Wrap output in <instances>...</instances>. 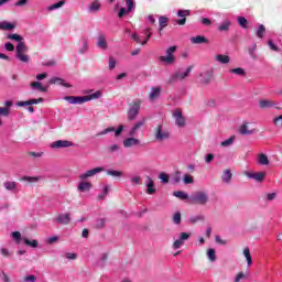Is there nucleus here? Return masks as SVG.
<instances>
[{"label":"nucleus","mask_w":282,"mask_h":282,"mask_svg":"<svg viewBox=\"0 0 282 282\" xmlns=\"http://www.w3.org/2000/svg\"><path fill=\"white\" fill-rule=\"evenodd\" d=\"M8 39L19 42L15 47L17 58L22 63H30V56L25 54L28 52V45H25V42H22L23 37L19 34H9Z\"/></svg>","instance_id":"nucleus-1"},{"label":"nucleus","mask_w":282,"mask_h":282,"mask_svg":"<svg viewBox=\"0 0 282 282\" xmlns=\"http://www.w3.org/2000/svg\"><path fill=\"white\" fill-rule=\"evenodd\" d=\"M100 96H102V93L97 90L96 93L84 97L66 96L64 97V100L69 102V105H84V102H89V100H97Z\"/></svg>","instance_id":"nucleus-2"},{"label":"nucleus","mask_w":282,"mask_h":282,"mask_svg":"<svg viewBox=\"0 0 282 282\" xmlns=\"http://www.w3.org/2000/svg\"><path fill=\"white\" fill-rule=\"evenodd\" d=\"M140 105H142V100L137 99L135 101H132L128 105V111H127V116H128V120L129 122H133V120H135L140 113Z\"/></svg>","instance_id":"nucleus-3"},{"label":"nucleus","mask_w":282,"mask_h":282,"mask_svg":"<svg viewBox=\"0 0 282 282\" xmlns=\"http://www.w3.org/2000/svg\"><path fill=\"white\" fill-rule=\"evenodd\" d=\"M189 202L192 204H198V206H206L208 204V194L206 192H195L191 195Z\"/></svg>","instance_id":"nucleus-4"},{"label":"nucleus","mask_w":282,"mask_h":282,"mask_svg":"<svg viewBox=\"0 0 282 282\" xmlns=\"http://www.w3.org/2000/svg\"><path fill=\"white\" fill-rule=\"evenodd\" d=\"M176 52L177 46H170L165 52V56H160L159 61H161V63H166V65H173V63H175Z\"/></svg>","instance_id":"nucleus-5"},{"label":"nucleus","mask_w":282,"mask_h":282,"mask_svg":"<svg viewBox=\"0 0 282 282\" xmlns=\"http://www.w3.org/2000/svg\"><path fill=\"white\" fill-rule=\"evenodd\" d=\"M153 135L156 142H164V140H169V138H171V133L166 130H163L162 124H158L154 128Z\"/></svg>","instance_id":"nucleus-6"},{"label":"nucleus","mask_w":282,"mask_h":282,"mask_svg":"<svg viewBox=\"0 0 282 282\" xmlns=\"http://www.w3.org/2000/svg\"><path fill=\"white\" fill-rule=\"evenodd\" d=\"M173 118L175 120L176 127H186V119L184 118L182 109L174 110Z\"/></svg>","instance_id":"nucleus-7"},{"label":"nucleus","mask_w":282,"mask_h":282,"mask_svg":"<svg viewBox=\"0 0 282 282\" xmlns=\"http://www.w3.org/2000/svg\"><path fill=\"white\" fill-rule=\"evenodd\" d=\"M191 72H193V66L187 67V69L184 73L180 70L176 72L170 79V83H175V80H184V78H188Z\"/></svg>","instance_id":"nucleus-8"},{"label":"nucleus","mask_w":282,"mask_h":282,"mask_svg":"<svg viewBox=\"0 0 282 282\" xmlns=\"http://www.w3.org/2000/svg\"><path fill=\"white\" fill-rule=\"evenodd\" d=\"M113 131H115L116 138H118V137L122 133V131H124V126L120 124V126L117 128V130H116V128H113V127L106 128L105 130L98 132V133H97V137L107 135V133H113Z\"/></svg>","instance_id":"nucleus-9"},{"label":"nucleus","mask_w":282,"mask_h":282,"mask_svg":"<svg viewBox=\"0 0 282 282\" xmlns=\"http://www.w3.org/2000/svg\"><path fill=\"white\" fill-rule=\"evenodd\" d=\"M105 171V167H95L93 170L87 171L84 174L79 175V180H83L85 182V180H88V177H94V175H97V173H102Z\"/></svg>","instance_id":"nucleus-10"},{"label":"nucleus","mask_w":282,"mask_h":282,"mask_svg":"<svg viewBox=\"0 0 282 282\" xmlns=\"http://www.w3.org/2000/svg\"><path fill=\"white\" fill-rule=\"evenodd\" d=\"M74 147V143L67 140H57L51 144L52 149H67Z\"/></svg>","instance_id":"nucleus-11"},{"label":"nucleus","mask_w":282,"mask_h":282,"mask_svg":"<svg viewBox=\"0 0 282 282\" xmlns=\"http://www.w3.org/2000/svg\"><path fill=\"white\" fill-rule=\"evenodd\" d=\"M260 109H270L271 107H274L275 109H281V107L276 106V102L270 99H261L259 101Z\"/></svg>","instance_id":"nucleus-12"},{"label":"nucleus","mask_w":282,"mask_h":282,"mask_svg":"<svg viewBox=\"0 0 282 282\" xmlns=\"http://www.w3.org/2000/svg\"><path fill=\"white\" fill-rule=\"evenodd\" d=\"M144 124H147V119H141L140 121H138L137 123H134V126L131 128V130L129 131V135L130 138H135V134L138 133L139 129L141 127H144Z\"/></svg>","instance_id":"nucleus-13"},{"label":"nucleus","mask_w":282,"mask_h":282,"mask_svg":"<svg viewBox=\"0 0 282 282\" xmlns=\"http://www.w3.org/2000/svg\"><path fill=\"white\" fill-rule=\"evenodd\" d=\"M43 97L37 99H29L26 101H19L18 107H30L31 105H39V102H43Z\"/></svg>","instance_id":"nucleus-14"},{"label":"nucleus","mask_w":282,"mask_h":282,"mask_svg":"<svg viewBox=\"0 0 282 282\" xmlns=\"http://www.w3.org/2000/svg\"><path fill=\"white\" fill-rule=\"evenodd\" d=\"M138 144H140V140L133 137L123 140V147L126 149H131V147H138Z\"/></svg>","instance_id":"nucleus-15"},{"label":"nucleus","mask_w":282,"mask_h":282,"mask_svg":"<svg viewBox=\"0 0 282 282\" xmlns=\"http://www.w3.org/2000/svg\"><path fill=\"white\" fill-rule=\"evenodd\" d=\"M55 221L57 224L67 226V224H69V221H72V218L69 217V214H61L55 218Z\"/></svg>","instance_id":"nucleus-16"},{"label":"nucleus","mask_w":282,"mask_h":282,"mask_svg":"<svg viewBox=\"0 0 282 282\" xmlns=\"http://www.w3.org/2000/svg\"><path fill=\"white\" fill-rule=\"evenodd\" d=\"M265 172L247 173V177H250V180H256V182H263V180H265Z\"/></svg>","instance_id":"nucleus-17"},{"label":"nucleus","mask_w":282,"mask_h":282,"mask_svg":"<svg viewBox=\"0 0 282 282\" xmlns=\"http://www.w3.org/2000/svg\"><path fill=\"white\" fill-rule=\"evenodd\" d=\"M97 47H100V50H107L108 44H107V37L105 34L100 33L97 39Z\"/></svg>","instance_id":"nucleus-18"},{"label":"nucleus","mask_w":282,"mask_h":282,"mask_svg":"<svg viewBox=\"0 0 282 282\" xmlns=\"http://www.w3.org/2000/svg\"><path fill=\"white\" fill-rule=\"evenodd\" d=\"M50 84H51V85H62V87H66V88L72 87V84L65 83V79H63V78H61V77H53V78L50 80Z\"/></svg>","instance_id":"nucleus-19"},{"label":"nucleus","mask_w":282,"mask_h":282,"mask_svg":"<svg viewBox=\"0 0 282 282\" xmlns=\"http://www.w3.org/2000/svg\"><path fill=\"white\" fill-rule=\"evenodd\" d=\"M191 43H193V45H202V43L208 44V39L204 35L193 36L191 37Z\"/></svg>","instance_id":"nucleus-20"},{"label":"nucleus","mask_w":282,"mask_h":282,"mask_svg":"<svg viewBox=\"0 0 282 282\" xmlns=\"http://www.w3.org/2000/svg\"><path fill=\"white\" fill-rule=\"evenodd\" d=\"M91 186L93 185L90 182H80L77 186V191H79V193H87V191H89Z\"/></svg>","instance_id":"nucleus-21"},{"label":"nucleus","mask_w":282,"mask_h":282,"mask_svg":"<svg viewBox=\"0 0 282 282\" xmlns=\"http://www.w3.org/2000/svg\"><path fill=\"white\" fill-rule=\"evenodd\" d=\"M30 87H32V89H37V91L47 93V86H43L41 82H32Z\"/></svg>","instance_id":"nucleus-22"},{"label":"nucleus","mask_w":282,"mask_h":282,"mask_svg":"<svg viewBox=\"0 0 282 282\" xmlns=\"http://www.w3.org/2000/svg\"><path fill=\"white\" fill-rule=\"evenodd\" d=\"M161 91L162 88L160 87L152 88L150 93V100H158V98H160Z\"/></svg>","instance_id":"nucleus-23"},{"label":"nucleus","mask_w":282,"mask_h":282,"mask_svg":"<svg viewBox=\"0 0 282 282\" xmlns=\"http://www.w3.org/2000/svg\"><path fill=\"white\" fill-rule=\"evenodd\" d=\"M221 180L225 184H230V180H232V172H230V170H225L221 175Z\"/></svg>","instance_id":"nucleus-24"},{"label":"nucleus","mask_w":282,"mask_h":282,"mask_svg":"<svg viewBox=\"0 0 282 282\" xmlns=\"http://www.w3.org/2000/svg\"><path fill=\"white\" fill-rule=\"evenodd\" d=\"M216 61L221 63V65H228V63H230V56L218 54L216 55Z\"/></svg>","instance_id":"nucleus-25"},{"label":"nucleus","mask_w":282,"mask_h":282,"mask_svg":"<svg viewBox=\"0 0 282 282\" xmlns=\"http://www.w3.org/2000/svg\"><path fill=\"white\" fill-rule=\"evenodd\" d=\"M148 180H149V183L147 184V186H148L147 193H148V195H153L156 192V189L154 188L155 183H153L152 177L148 176Z\"/></svg>","instance_id":"nucleus-26"},{"label":"nucleus","mask_w":282,"mask_h":282,"mask_svg":"<svg viewBox=\"0 0 282 282\" xmlns=\"http://www.w3.org/2000/svg\"><path fill=\"white\" fill-rule=\"evenodd\" d=\"M41 176H23L20 178V182H29V184H34L35 182H40Z\"/></svg>","instance_id":"nucleus-27"},{"label":"nucleus","mask_w":282,"mask_h":282,"mask_svg":"<svg viewBox=\"0 0 282 282\" xmlns=\"http://www.w3.org/2000/svg\"><path fill=\"white\" fill-rule=\"evenodd\" d=\"M252 133H256L254 130H248V123H243L240 127V134L241 135H252Z\"/></svg>","instance_id":"nucleus-28"},{"label":"nucleus","mask_w":282,"mask_h":282,"mask_svg":"<svg viewBox=\"0 0 282 282\" xmlns=\"http://www.w3.org/2000/svg\"><path fill=\"white\" fill-rule=\"evenodd\" d=\"M107 175L110 177H123L124 172L118 170H107Z\"/></svg>","instance_id":"nucleus-29"},{"label":"nucleus","mask_w":282,"mask_h":282,"mask_svg":"<svg viewBox=\"0 0 282 282\" xmlns=\"http://www.w3.org/2000/svg\"><path fill=\"white\" fill-rule=\"evenodd\" d=\"M258 162L262 166H268V164H270V160L268 159V155H265L263 153L259 154Z\"/></svg>","instance_id":"nucleus-30"},{"label":"nucleus","mask_w":282,"mask_h":282,"mask_svg":"<svg viewBox=\"0 0 282 282\" xmlns=\"http://www.w3.org/2000/svg\"><path fill=\"white\" fill-rule=\"evenodd\" d=\"M159 25H160V31L164 30V28H166V25H169V18L161 15L159 18Z\"/></svg>","instance_id":"nucleus-31"},{"label":"nucleus","mask_w":282,"mask_h":282,"mask_svg":"<svg viewBox=\"0 0 282 282\" xmlns=\"http://www.w3.org/2000/svg\"><path fill=\"white\" fill-rule=\"evenodd\" d=\"M207 257L208 260L212 261V263H214V261H217V251H215V249H208Z\"/></svg>","instance_id":"nucleus-32"},{"label":"nucleus","mask_w":282,"mask_h":282,"mask_svg":"<svg viewBox=\"0 0 282 282\" xmlns=\"http://www.w3.org/2000/svg\"><path fill=\"white\" fill-rule=\"evenodd\" d=\"M100 1L95 0L94 2L90 3L89 6V12H98L100 10Z\"/></svg>","instance_id":"nucleus-33"},{"label":"nucleus","mask_w":282,"mask_h":282,"mask_svg":"<svg viewBox=\"0 0 282 282\" xmlns=\"http://www.w3.org/2000/svg\"><path fill=\"white\" fill-rule=\"evenodd\" d=\"M230 74H236V76H246V69L238 67L229 69Z\"/></svg>","instance_id":"nucleus-34"},{"label":"nucleus","mask_w":282,"mask_h":282,"mask_svg":"<svg viewBox=\"0 0 282 282\" xmlns=\"http://www.w3.org/2000/svg\"><path fill=\"white\" fill-rule=\"evenodd\" d=\"M230 25H231V22H230V21H225V22H223V23L218 26V30H219V32H228V30H230Z\"/></svg>","instance_id":"nucleus-35"},{"label":"nucleus","mask_w":282,"mask_h":282,"mask_svg":"<svg viewBox=\"0 0 282 282\" xmlns=\"http://www.w3.org/2000/svg\"><path fill=\"white\" fill-rule=\"evenodd\" d=\"M232 144H235V135H231L229 139L223 141L220 143V147L227 148V147H232Z\"/></svg>","instance_id":"nucleus-36"},{"label":"nucleus","mask_w":282,"mask_h":282,"mask_svg":"<svg viewBox=\"0 0 282 282\" xmlns=\"http://www.w3.org/2000/svg\"><path fill=\"white\" fill-rule=\"evenodd\" d=\"M24 243L30 248H39V241L36 239L30 240L28 238H24Z\"/></svg>","instance_id":"nucleus-37"},{"label":"nucleus","mask_w":282,"mask_h":282,"mask_svg":"<svg viewBox=\"0 0 282 282\" xmlns=\"http://www.w3.org/2000/svg\"><path fill=\"white\" fill-rule=\"evenodd\" d=\"M174 197H177L178 199H188V194L186 192L176 191L173 193Z\"/></svg>","instance_id":"nucleus-38"},{"label":"nucleus","mask_w":282,"mask_h":282,"mask_svg":"<svg viewBox=\"0 0 282 282\" xmlns=\"http://www.w3.org/2000/svg\"><path fill=\"white\" fill-rule=\"evenodd\" d=\"M243 254H245V258L247 259L248 265H252V256L250 254V249L245 248L243 249Z\"/></svg>","instance_id":"nucleus-39"},{"label":"nucleus","mask_w":282,"mask_h":282,"mask_svg":"<svg viewBox=\"0 0 282 282\" xmlns=\"http://www.w3.org/2000/svg\"><path fill=\"white\" fill-rule=\"evenodd\" d=\"M3 186L7 188V191H14L17 188V182L7 181L4 182Z\"/></svg>","instance_id":"nucleus-40"},{"label":"nucleus","mask_w":282,"mask_h":282,"mask_svg":"<svg viewBox=\"0 0 282 282\" xmlns=\"http://www.w3.org/2000/svg\"><path fill=\"white\" fill-rule=\"evenodd\" d=\"M173 224L180 226L182 224V213L177 212L173 215Z\"/></svg>","instance_id":"nucleus-41"},{"label":"nucleus","mask_w":282,"mask_h":282,"mask_svg":"<svg viewBox=\"0 0 282 282\" xmlns=\"http://www.w3.org/2000/svg\"><path fill=\"white\" fill-rule=\"evenodd\" d=\"M238 23H239L240 28H242L243 30L248 29V20L245 17H239Z\"/></svg>","instance_id":"nucleus-42"},{"label":"nucleus","mask_w":282,"mask_h":282,"mask_svg":"<svg viewBox=\"0 0 282 282\" xmlns=\"http://www.w3.org/2000/svg\"><path fill=\"white\" fill-rule=\"evenodd\" d=\"M105 224H107V220L105 218H98L95 223V228H105Z\"/></svg>","instance_id":"nucleus-43"},{"label":"nucleus","mask_w":282,"mask_h":282,"mask_svg":"<svg viewBox=\"0 0 282 282\" xmlns=\"http://www.w3.org/2000/svg\"><path fill=\"white\" fill-rule=\"evenodd\" d=\"M144 34L147 35L145 40L141 43V45H147L149 43L151 36H153V33L151 32V29H145Z\"/></svg>","instance_id":"nucleus-44"},{"label":"nucleus","mask_w":282,"mask_h":282,"mask_svg":"<svg viewBox=\"0 0 282 282\" xmlns=\"http://www.w3.org/2000/svg\"><path fill=\"white\" fill-rule=\"evenodd\" d=\"M258 39H263V34H265V25L260 24L259 29L256 32Z\"/></svg>","instance_id":"nucleus-45"},{"label":"nucleus","mask_w":282,"mask_h":282,"mask_svg":"<svg viewBox=\"0 0 282 282\" xmlns=\"http://www.w3.org/2000/svg\"><path fill=\"white\" fill-rule=\"evenodd\" d=\"M159 180H161L163 182V184H169V180H171V176H169V174L161 172L159 174Z\"/></svg>","instance_id":"nucleus-46"},{"label":"nucleus","mask_w":282,"mask_h":282,"mask_svg":"<svg viewBox=\"0 0 282 282\" xmlns=\"http://www.w3.org/2000/svg\"><path fill=\"white\" fill-rule=\"evenodd\" d=\"M184 246V242L181 238H178L177 240H175L172 245L173 250H180V248Z\"/></svg>","instance_id":"nucleus-47"},{"label":"nucleus","mask_w":282,"mask_h":282,"mask_svg":"<svg viewBox=\"0 0 282 282\" xmlns=\"http://www.w3.org/2000/svg\"><path fill=\"white\" fill-rule=\"evenodd\" d=\"M65 3V0H61L59 2H56L48 7V10H58V8H63V4Z\"/></svg>","instance_id":"nucleus-48"},{"label":"nucleus","mask_w":282,"mask_h":282,"mask_svg":"<svg viewBox=\"0 0 282 282\" xmlns=\"http://www.w3.org/2000/svg\"><path fill=\"white\" fill-rule=\"evenodd\" d=\"M11 237H12V239H13L17 243H21V232H20V231H13V232H11Z\"/></svg>","instance_id":"nucleus-49"},{"label":"nucleus","mask_w":282,"mask_h":282,"mask_svg":"<svg viewBox=\"0 0 282 282\" xmlns=\"http://www.w3.org/2000/svg\"><path fill=\"white\" fill-rule=\"evenodd\" d=\"M191 15V11L189 10H178L177 12V17H181L182 19H186V17Z\"/></svg>","instance_id":"nucleus-50"},{"label":"nucleus","mask_w":282,"mask_h":282,"mask_svg":"<svg viewBox=\"0 0 282 282\" xmlns=\"http://www.w3.org/2000/svg\"><path fill=\"white\" fill-rule=\"evenodd\" d=\"M108 194H109V185H106L104 187V193L98 195V199H105Z\"/></svg>","instance_id":"nucleus-51"},{"label":"nucleus","mask_w":282,"mask_h":282,"mask_svg":"<svg viewBox=\"0 0 282 282\" xmlns=\"http://www.w3.org/2000/svg\"><path fill=\"white\" fill-rule=\"evenodd\" d=\"M178 239H181V241H188V239H191V234L189 232H181Z\"/></svg>","instance_id":"nucleus-52"},{"label":"nucleus","mask_w":282,"mask_h":282,"mask_svg":"<svg viewBox=\"0 0 282 282\" xmlns=\"http://www.w3.org/2000/svg\"><path fill=\"white\" fill-rule=\"evenodd\" d=\"M0 116H4V118H8V116H10V108L0 107Z\"/></svg>","instance_id":"nucleus-53"},{"label":"nucleus","mask_w":282,"mask_h":282,"mask_svg":"<svg viewBox=\"0 0 282 282\" xmlns=\"http://www.w3.org/2000/svg\"><path fill=\"white\" fill-rule=\"evenodd\" d=\"M184 184H193V176L191 174H185L183 177Z\"/></svg>","instance_id":"nucleus-54"},{"label":"nucleus","mask_w":282,"mask_h":282,"mask_svg":"<svg viewBox=\"0 0 282 282\" xmlns=\"http://www.w3.org/2000/svg\"><path fill=\"white\" fill-rule=\"evenodd\" d=\"M120 147L118 144H112L107 148V151L108 153H116V151H118Z\"/></svg>","instance_id":"nucleus-55"},{"label":"nucleus","mask_w":282,"mask_h":282,"mask_svg":"<svg viewBox=\"0 0 282 282\" xmlns=\"http://www.w3.org/2000/svg\"><path fill=\"white\" fill-rule=\"evenodd\" d=\"M268 45L273 52H279V46L272 40H269Z\"/></svg>","instance_id":"nucleus-56"},{"label":"nucleus","mask_w":282,"mask_h":282,"mask_svg":"<svg viewBox=\"0 0 282 282\" xmlns=\"http://www.w3.org/2000/svg\"><path fill=\"white\" fill-rule=\"evenodd\" d=\"M273 124H275V127H282V115L274 118Z\"/></svg>","instance_id":"nucleus-57"},{"label":"nucleus","mask_w":282,"mask_h":282,"mask_svg":"<svg viewBox=\"0 0 282 282\" xmlns=\"http://www.w3.org/2000/svg\"><path fill=\"white\" fill-rule=\"evenodd\" d=\"M257 52V44H253L252 47L249 48V54L251 58H257V55L254 54Z\"/></svg>","instance_id":"nucleus-58"},{"label":"nucleus","mask_w":282,"mask_h":282,"mask_svg":"<svg viewBox=\"0 0 282 282\" xmlns=\"http://www.w3.org/2000/svg\"><path fill=\"white\" fill-rule=\"evenodd\" d=\"M1 25H6L4 30H14V24H12L8 21H2Z\"/></svg>","instance_id":"nucleus-59"},{"label":"nucleus","mask_w":282,"mask_h":282,"mask_svg":"<svg viewBox=\"0 0 282 282\" xmlns=\"http://www.w3.org/2000/svg\"><path fill=\"white\" fill-rule=\"evenodd\" d=\"M4 48L7 50V52H14V44L7 42L4 44Z\"/></svg>","instance_id":"nucleus-60"},{"label":"nucleus","mask_w":282,"mask_h":282,"mask_svg":"<svg viewBox=\"0 0 282 282\" xmlns=\"http://www.w3.org/2000/svg\"><path fill=\"white\" fill-rule=\"evenodd\" d=\"M213 160H215V154H213V153H209L205 156L206 164H210V162H213Z\"/></svg>","instance_id":"nucleus-61"},{"label":"nucleus","mask_w":282,"mask_h":282,"mask_svg":"<svg viewBox=\"0 0 282 282\" xmlns=\"http://www.w3.org/2000/svg\"><path fill=\"white\" fill-rule=\"evenodd\" d=\"M109 69H116V59L113 57H109Z\"/></svg>","instance_id":"nucleus-62"},{"label":"nucleus","mask_w":282,"mask_h":282,"mask_svg":"<svg viewBox=\"0 0 282 282\" xmlns=\"http://www.w3.org/2000/svg\"><path fill=\"white\" fill-rule=\"evenodd\" d=\"M25 282H36V276L34 275H26L24 276Z\"/></svg>","instance_id":"nucleus-63"},{"label":"nucleus","mask_w":282,"mask_h":282,"mask_svg":"<svg viewBox=\"0 0 282 282\" xmlns=\"http://www.w3.org/2000/svg\"><path fill=\"white\" fill-rule=\"evenodd\" d=\"M126 4L128 7V12H131V10H133V0H126Z\"/></svg>","instance_id":"nucleus-64"}]
</instances>
